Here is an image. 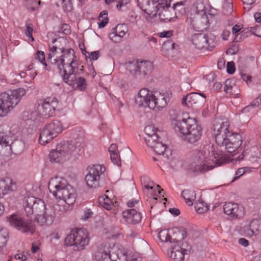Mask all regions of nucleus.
Listing matches in <instances>:
<instances>
[{
  "mask_svg": "<svg viewBox=\"0 0 261 261\" xmlns=\"http://www.w3.org/2000/svg\"><path fill=\"white\" fill-rule=\"evenodd\" d=\"M48 59L59 70L65 83L81 91L86 89V81L81 76L83 66L79 64L73 49L50 47Z\"/></svg>",
  "mask_w": 261,
  "mask_h": 261,
  "instance_id": "obj_1",
  "label": "nucleus"
},
{
  "mask_svg": "<svg viewBox=\"0 0 261 261\" xmlns=\"http://www.w3.org/2000/svg\"><path fill=\"white\" fill-rule=\"evenodd\" d=\"M169 115L173 129L184 136L185 141L194 144L200 139L202 128L195 118L185 113H176L175 110H170Z\"/></svg>",
  "mask_w": 261,
  "mask_h": 261,
  "instance_id": "obj_2",
  "label": "nucleus"
},
{
  "mask_svg": "<svg viewBox=\"0 0 261 261\" xmlns=\"http://www.w3.org/2000/svg\"><path fill=\"white\" fill-rule=\"evenodd\" d=\"M48 189L51 193L59 200L52 207L57 214L61 215L67 212L69 205L75 201V190L63 177L51 178L49 181Z\"/></svg>",
  "mask_w": 261,
  "mask_h": 261,
  "instance_id": "obj_3",
  "label": "nucleus"
},
{
  "mask_svg": "<svg viewBox=\"0 0 261 261\" xmlns=\"http://www.w3.org/2000/svg\"><path fill=\"white\" fill-rule=\"evenodd\" d=\"M22 205L26 214L28 216L34 215L40 225H50L54 223L56 216L54 208L47 206L41 199L27 196L22 200Z\"/></svg>",
  "mask_w": 261,
  "mask_h": 261,
  "instance_id": "obj_4",
  "label": "nucleus"
},
{
  "mask_svg": "<svg viewBox=\"0 0 261 261\" xmlns=\"http://www.w3.org/2000/svg\"><path fill=\"white\" fill-rule=\"evenodd\" d=\"M208 150H196L194 153V162L190 167V171L195 175L202 173L221 165L226 162L222 154L212 153Z\"/></svg>",
  "mask_w": 261,
  "mask_h": 261,
  "instance_id": "obj_5",
  "label": "nucleus"
},
{
  "mask_svg": "<svg viewBox=\"0 0 261 261\" xmlns=\"http://www.w3.org/2000/svg\"><path fill=\"white\" fill-rule=\"evenodd\" d=\"M82 138L78 141H64L59 143L56 148L49 153V158L52 162L63 163L79 154L82 148Z\"/></svg>",
  "mask_w": 261,
  "mask_h": 261,
  "instance_id": "obj_6",
  "label": "nucleus"
},
{
  "mask_svg": "<svg viewBox=\"0 0 261 261\" xmlns=\"http://www.w3.org/2000/svg\"><path fill=\"white\" fill-rule=\"evenodd\" d=\"M163 95L158 91H150L147 88H142L136 97V103L140 107L148 108L155 112L161 111L163 106Z\"/></svg>",
  "mask_w": 261,
  "mask_h": 261,
  "instance_id": "obj_7",
  "label": "nucleus"
},
{
  "mask_svg": "<svg viewBox=\"0 0 261 261\" xmlns=\"http://www.w3.org/2000/svg\"><path fill=\"white\" fill-rule=\"evenodd\" d=\"M26 94V90L19 88L0 94V117H4L12 112Z\"/></svg>",
  "mask_w": 261,
  "mask_h": 261,
  "instance_id": "obj_8",
  "label": "nucleus"
},
{
  "mask_svg": "<svg viewBox=\"0 0 261 261\" xmlns=\"http://www.w3.org/2000/svg\"><path fill=\"white\" fill-rule=\"evenodd\" d=\"M26 94V90L19 88L0 94V117H4L12 112Z\"/></svg>",
  "mask_w": 261,
  "mask_h": 261,
  "instance_id": "obj_9",
  "label": "nucleus"
},
{
  "mask_svg": "<svg viewBox=\"0 0 261 261\" xmlns=\"http://www.w3.org/2000/svg\"><path fill=\"white\" fill-rule=\"evenodd\" d=\"M126 249L121 245L113 244L112 246L101 244L94 252L93 257L96 261H124Z\"/></svg>",
  "mask_w": 261,
  "mask_h": 261,
  "instance_id": "obj_10",
  "label": "nucleus"
},
{
  "mask_svg": "<svg viewBox=\"0 0 261 261\" xmlns=\"http://www.w3.org/2000/svg\"><path fill=\"white\" fill-rule=\"evenodd\" d=\"M144 140L146 145L153 149L157 156L153 157L155 162L162 159L163 155V143L162 132L153 125H147L144 128Z\"/></svg>",
  "mask_w": 261,
  "mask_h": 261,
  "instance_id": "obj_11",
  "label": "nucleus"
},
{
  "mask_svg": "<svg viewBox=\"0 0 261 261\" xmlns=\"http://www.w3.org/2000/svg\"><path fill=\"white\" fill-rule=\"evenodd\" d=\"M138 3L147 21L155 23L162 21L163 0H138Z\"/></svg>",
  "mask_w": 261,
  "mask_h": 261,
  "instance_id": "obj_12",
  "label": "nucleus"
},
{
  "mask_svg": "<svg viewBox=\"0 0 261 261\" xmlns=\"http://www.w3.org/2000/svg\"><path fill=\"white\" fill-rule=\"evenodd\" d=\"M89 243V233L84 229H73L65 239V244L73 247L76 251L85 250Z\"/></svg>",
  "mask_w": 261,
  "mask_h": 261,
  "instance_id": "obj_13",
  "label": "nucleus"
},
{
  "mask_svg": "<svg viewBox=\"0 0 261 261\" xmlns=\"http://www.w3.org/2000/svg\"><path fill=\"white\" fill-rule=\"evenodd\" d=\"M63 130L62 122L55 120L48 124L41 130L39 139V143L45 145L56 137Z\"/></svg>",
  "mask_w": 261,
  "mask_h": 261,
  "instance_id": "obj_14",
  "label": "nucleus"
},
{
  "mask_svg": "<svg viewBox=\"0 0 261 261\" xmlns=\"http://www.w3.org/2000/svg\"><path fill=\"white\" fill-rule=\"evenodd\" d=\"M58 103L59 101L55 97H47L41 100L37 108L41 117L48 118L53 116Z\"/></svg>",
  "mask_w": 261,
  "mask_h": 261,
  "instance_id": "obj_15",
  "label": "nucleus"
},
{
  "mask_svg": "<svg viewBox=\"0 0 261 261\" xmlns=\"http://www.w3.org/2000/svg\"><path fill=\"white\" fill-rule=\"evenodd\" d=\"M229 122L226 119H216L213 122V135L216 143H221L223 138L226 137L229 131Z\"/></svg>",
  "mask_w": 261,
  "mask_h": 261,
  "instance_id": "obj_16",
  "label": "nucleus"
},
{
  "mask_svg": "<svg viewBox=\"0 0 261 261\" xmlns=\"http://www.w3.org/2000/svg\"><path fill=\"white\" fill-rule=\"evenodd\" d=\"M10 225L24 233H33L35 231L34 225L28 221H24L17 214L10 215L7 218Z\"/></svg>",
  "mask_w": 261,
  "mask_h": 261,
  "instance_id": "obj_17",
  "label": "nucleus"
},
{
  "mask_svg": "<svg viewBox=\"0 0 261 261\" xmlns=\"http://www.w3.org/2000/svg\"><path fill=\"white\" fill-rule=\"evenodd\" d=\"M221 143H217L218 145L224 146L225 149L229 153H233L241 145L242 138L240 135L233 133H228L226 137L223 138Z\"/></svg>",
  "mask_w": 261,
  "mask_h": 261,
  "instance_id": "obj_18",
  "label": "nucleus"
},
{
  "mask_svg": "<svg viewBox=\"0 0 261 261\" xmlns=\"http://www.w3.org/2000/svg\"><path fill=\"white\" fill-rule=\"evenodd\" d=\"M105 170V167L102 165L97 164L91 167L85 177L87 185L90 188L97 187L98 186L99 176Z\"/></svg>",
  "mask_w": 261,
  "mask_h": 261,
  "instance_id": "obj_19",
  "label": "nucleus"
},
{
  "mask_svg": "<svg viewBox=\"0 0 261 261\" xmlns=\"http://www.w3.org/2000/svg\"><path fill=\"white\" fill-rule=\"evenodd\" d=\"M205 101L206 96L205 94L192 92L183 97L181 104L183 106L196 109L202 107Z\"/></svg>",
  "mask_w": 261,
  "mask_h": 261,
  "instance_id": "obj_20",
  "label": "nucleus"
},
{
  "mask_svg": "<svg viewBox=\"0 0 261 261\" xmlns=\"http://www.w3.org/2000/svg\"><path fill=\"white\" fill-rule=\"evenodd\" d=\"M191 24L197 31L201 32L208 27V20L205 12L196 13L190 18Z\"/></svg>",
  "mask_w": 261,
  "mask_h": 261,
  "instance_id": "obj_21",
  "label": "nucleus"
},
{
  "mask_svg": "<svg viewBox=\"0 0 261 261\" xmlns=\"http://www.w3.org/2000/svg\"><path fill=\"white\" fill-rule=\"evenodd\" d=\"M41 117L40 112L37 109L28 110L23 112L22 115V119L26 122V124L29 125L27 128L29 130L28 133H30V130H32L36 124V121Z\"/></svg>",
  "mask_w": 261,
  "mask_h": 261,
  "instance_id": "obj_22",
  "label": "nucleus"
},
{
  "mask_svg": "<svg viewBox=\"0 0 261 261\" xmlns=\"http://www.w3.org/2000/svg\"><path fill=\"white\" fill-rule=\"evenodd\" d=\"M223 211L225 214L233 218L241 217L244 215L243 207L235 203H226L223 205Z\"/></svg>",
  "mask_w": 261,
  "mask_h": 261,
  "instance_id": "obj_23",
  "label": "nucleus"
},
{
  "mask_svg": "<svg viewBox=\"0 0 261 261\" xmlns=\"http://www.w3.org/2000/svg\"><path fill=\"white\" fill-rule=\"evenodd\" d=\"M211 40L208 39L207 35L199 33L194 34L192 37L193 45L198 49L206 48L210 49Z\"/></svg>",
  "mask_w": 261,
  "mask_h": 261,
  "instance_id": "obj_24",
  "label": "nucleus"
},
{
  "mask_svg": "<svg viewBox=\"0 0 261 261\" xmlns=\"http://www.w3.org/2000/svg\"><path fill=\"white\" fill-rule=\"evenodd\" d=\"M8 126L6 124H3L0 126V128L3 130L0 132V145L2 147L11 148L10 145L12 143L14 139V134L10 130L7 131Z\"/></svg>",
  "mask_w": 261,
  "mask_h": 261,
  "instance_id": "obj_25",
  "label": "nucleus"
},
{
  "mask_svg": "<svg viewBox=\"0 0 261 261\" xmlns=\"http://www.w3.org/2000/svg\"><path fill=\"white\" fill-rule=\"evenodd\" d=\"M177 7H181V9L178 10L179 13H182L185 11L184 3L182 2H177L173 4V6L170 10H165L164 13V22L174 21L177 18L176 14L174 12L176 10Z\"/></svg>",
  "mask_w": 261,
  "mask_h": 261,
  "instance_id": "obj_26",
  "label": "nucleus"
},
{
  "mask_svg": "<svg viewBox=\"0 0 261 261\" xmlns=\"http://www.w3.org/2000/svg\"><path fill=\"white\" fill-rule=\"evenodd\" d=\"M138 80H145L150 75L152 69V63L148 61L139 62Z\"/></svg>",
  "mask_w": 261,
  "mask_h": 261,
  "instance_id": "obj_27",
  "label": "nucleus"
},
{
  "mask_svg": "<svg viewBox=\"0 0 261 261\" xmlns=\"http://www.w3.org/2000/svg\"><path fill=\"white\" fill-rule=\"evenodd\" d=\"M143 190L144 193L149 198L151 199L153 201H155L158 199V197L161 193V190H163L160 189L159 185H155L152 182H150L144 185Z\"/></svg>",
  "mask_w": 261,
  "mask_h": 261,
  "instance_id": "obj_28",
  "label": "nucleus"
},
{
  "mask_svg": "<svg viewBox=\"0 0 261 261\" xmlns=\"http://www.w3.org/2000/svg\"><path fill=\"white\" fill-rule=\"evenodd\" d=\"M186 254L181 249L180 244L178 242L172 245L171 249L168 251V255L174 261H182Z\"/></svg>",
  "mask_w": 261,
  "mask_h": 261,
  "instance_id": "obj_29",
  "label": "nucleus"
},
{
  "mask_svg": "<svg viewBox=\"0 0 261 261\" xmlns=\"http://www.w3.org/2000/svg\"><path fill=\"white\" fill-rule=\"evenodd\" d=\"M261 225V220L260 219H255L251 221L248 225L244 227V232L246 236L252 237L256 235L260 228Z\"/></svg>",
  "mask_w": 261,
  "mask_h": 261,
  "instance_id": "obj_30",
  "label": "nucleus"
},
{
  "mask_svg": "<svg viewBox=\"0 0 261 261\" xmlns=\"http://www.w3.org/2000/svg\"><path fill=\"white\" fill-rule=\"evenodd\" d=\"M123 216L128 223H137L141 220L140 214L135 209H130L124 211Z\"/></svg>",
  "mask_w": 261,
  "mask_h": 261,
  "instance_id": "obj_31",
  "label": "nucleus"
},
{
  "mask_svg": "<svg viewBox=\"0 0 261 261\" xmlns=\"http://www.w3.org/2000/svg\"><path fill=\"white\" fill-rule=\"evenodd\" d=\"M15 184L9 177H6L0 180V194L1 196L8 194L13 190Z\"/></svg>",
  "mask_w": 261,
  "mask_h": 261,
  "instance_id": "obj_32",
  "label": "nucleus"
},
{
  "mask_svg": "<svg viewBox=\"0 0 261 261\" xmlns=\"http://www.w3.org/2000/svg\"><path fill=\"white\" fill-rule=\"evenodd\" d=\"M176 162L172 149L164 144V162L173 168L176 165Z\"/></svg>",
  "mask_w": 261,
  "mask_h": 261,
  "instance_id": "obj_33",
  "label": "nucleus"
},
{
  "mask_svg": "<svg viewBox=\"0 0 261 261\" xmlns=\"http://www.w3.org/2000/svg\"><path fill=\"white\" fill-rule=\"evenodd\" d=\"M8 238V232L5 228H0V254L5 252L6 246Z\"/></svg>",
  "mask_w": 261,
  "mask_h": 261,
  "instance_id": "obj_34",
  "label": "nucleus"
},
{
  "mask_svg": "<svg viewBox=\"0 0 261 261\" xmlns=\"http://www.w3.org/2000/svg\"><path fill=\"white\" fill-rule=\"evenodd\" d=\"M181 195L187 203L189 205H193V201L196 197V194L194 190H185L182 191Z\"/></svg>",
  "mask_w": 261,
  "mask_h": 261,
  "instance_id": "obj_35",
  "label": "nucleus"
},
{
  "mask_svg": "<svg viewBox=\"0 0 261 261\" xmlns=\"http://www.w3.org/2000/svg\"><path fill=\"white\" fill-rule=\"evenodd\" d=\"M126 69L136 78H138L139 62L133 61L126 64Z\"/></svg>",
  "mask_w": 261,
  "mask_h": 261,
  "instance_id": "obj_36",
  "label": "nucleus"
},
{
  "mask_svg": "<svg viewBox=\"0 0 261 261\" xmlns=\"http://www.w3.org/2000/svg\"><path fill=\"white\" fill-rule=\"evenodd\" d=\"M99 204L107 210L112 208L113 202L112 200L107 195H104L98 198Z\"/></svg>",
  "mask_w": 261,
  "mask_h": 261,
  "instance_id": "obj_37",
  "label": "nucleus"
},
{
  "mask_svg": "<svg viewBox=\"0 0 261 261\" xmlns=\"http://www.w3.org/2000/svg\"><path fill=\"white\" fill-rule=\"evenodd\" d=\"M175 43L171 40H164V50L166 49V55L168 56L173 57V54L175 52L174 50Z\"/></svg>",
  "mask_w": 261,
  "mask_h": 261,
  "instance_id": "obj_38",
  "label": "nucleus"
},
{
  "mask_svg": "<svg viewBox=\"0 0 261 261\" xmlns=\"http://www.w3.org/2000/svg\"><path fill=\"white\" fill-rule=\"evenodd\" d=\"M109 38L112 42L119 43L122 40L124 37L122 36L119 37V33L113 28L109 34Z\"/></svg>",
  "mask_w": 261,
  "mask_h": 261,
  "instance_id": "obj_39",
  "label": "nucleus"
},
{
  "mask_svg": "<svg viewBox=\"0 0 261 261\" xmlns=\"http://www.w3.org/2000/svg\"><path fill=\"white\" fill-rule=\"evenodd\" d=\"M195 208L198 214L204 213L208 210L206 204L202 200L198 202H195Z\"/></svg>",
  "mask_w": 261,
  "mask_h": 261,
  "instance_id": "obj_40",
  "label": "nucleus"
},
{
  "mask_svg": "<svg viewBox=\"0 0 261 261\" xmlns=\"http://www.w3.org/2000/svg\"><path fill=\"white\" fill-rule=\"evenodd\" d=\"M114 28L119 33V37L122 36L124 37L128 35V27L125 24H118Z\"/></svg>",
  "mask_w": 261,
  "mask_h": 261,
  "instance_id": "obj_41",
  "label": "nucleus"
},
{
  "mask_svg": "<svg viewBox=\"0 0 261 261\" xmlns=\"http://www.w3.org/2000/svg\"><path fill=\"white\" fill-rule=\"evenodd\" d=\"M61 6L65 12H70L73 9L72 0H60Z\"/></svg>",
  "mask_w": 261,
  "mask_h": 261,
  "instance_id": "obj_42",
  "label": "nucleus"
},
{
  "mask_svg": "<svg viewBox=\"0 0 261 261\" xmlns=\"http://www.w3.org/2000/svg\"><path fill=\"white\" fill-rule=\"evenodd\" d=\"M82 53L83 55H84L87 58L88 57V56L89 58L90 59V60H92L94 61L97 60L99 57V51H92L90 54L88 52H87L85 48L83 49L81 48Z\"/></svg>",
  "mask_w": 261,
  "mask_h": 261,
  "instance_id": "obj_43",
  "label": "nucleus"
},
{
  "mask_svg": "<svg viewBox=\"0 0 261 261\" xmlns=\"http://www.w3.org/2000/svg\"><path fill=\"white\" fill-rule=\"evenodd\" d=\"M33 31V27L32 24H27L26 29L25 30V35L28 38L29 41L33 42L34 38L33 37L32 33Z\"/></svg>",
  "mask_w": 261,
  "mask_h": 261,
  "instance_id": "obj_44",
  "label": "nucleus"
},
{
  "mask_svg": "<svg viewBox=\"0 0 261 261\" xmlns=\"http://www.w3.org/2000/svg\"><path fill=\"white\" fill-rule=\"evenodd\" d=\"M233 12V5L231 3H225L223 7L222 13L228 15L232 13Z\"/></svg>",
  "mask_w": 261,
  "mask_h": 261,
  "instance_id": "obj_45",
  "label": "nucleus"
},
{
  "mask_svg": "<svg viewBox=\"0 0 261 261\" xmlns=\"http://www.w3.org/2000/svg\"><path fill=\"white\" fill-rule=\"evenodd\" d=\"M110 158L112 163L114 164L117 165V166H120L121 165V162L119 152L112 153V154H110Z\"/></svg>",
  "mask_w": 261,
  "mask_h": 261,
  "instance_id": "obj_46",
  "label": "nucleus"
},
{
  "mask_svg": "<svg viewBox=\"0 0 261 261\" xmlns=\"http://www.w3.org/2000/svg\"><path fill=\"white\" fill-rule=\"evenodd\" d=\"M35 58L41 63L45 66V68L46 67L47 64L45 62V55L43 51H38L36 54Z\"/></svg>",
  "mask_w": 261,
  "mask_h": 261,
  "instance_id": "obj_47",
  "label": "nucleus"
},
{
  "mask_svg": "<svg viewBox=\"0 0 261 261\" xmlns=\"http://www.w3.org/2000/svg\"><path fill=\"white\" fill-rule=\"evenodd\" d=\"M180 247L182 251L187 254L190 253L192 249L191 246L186 241L182 242Z\"/></svg>",
  "mask_w": 261,
  "mask_h": 261,
  "instance_id": "obj_48",
  "label": "nucleus"
},
{
  "mask_svg": "<svg viewBox=\"0 0 261 261\" xmlns=\"http://www.w3.org/2000/svg\"><path fill=\"white\" fill-rule=\"evenodd\" d=\"M164 101L166 105L171 104L172 102V93L171 91H167L164 96Z\"/></svg>",
  "mask_w": 261,
  "mask_h": 261,
  "instance_id": "obj_49",
  "label": "nucleus"
},
{
  "mask_svg": "<svg viewBox=\"0 0 261 261\" xmlns=\"http://www.w3.org/2000/svg\"><path fill=\"white\" fill-rule=\"evenodd\" d=\"M168 233L167 234V236L166 237L165 241H164V242H170V243L174 242V243H177L178 242V240L176 238H172L171 236H170V232H173V229H169L168 230Z\"/></svg>",
  "mask_w": 261,
  "mask_h": 261,
  "instance_id": "obj_50",
  "label": "nucleus"
},
{
  "mask_svg": "<svg viewBox=\"0 0 261 261\" xmlns=\"http://www.w3.org/2000/svg\"><path fill=\"white\" fill-rule=\"evenodd\" d=\"M245 168H241L238 169L236 172V176L233 177L232 181L238 179L241 176L243 175L245 172Z\"/></svg>",
  "mask_w": 261,
  "mask_h": 261,
  "instance_id": "obj_51",
  "label": "nucleus"
},
{
  "mask_svg": "<svg viewBox=\"0 0 261 261\" xmlns=\"http://www.w3.org/2000/svg\"><path fill=\"white\" fill-rule=\"evenodd\" d=\"M235 66L233 62H228L227 63V72L229 74H232L234 72Z\"/></svg>",
  "mask_w": 261,
  "mask_h": 261,
  "instance_id": "obj_52",
  "label": "nucleus"
},
{
  "mask_svg": "<svg viewBox=\"0 0 261 261\" xmlns=\"http://www.w3.org/2000/svg\"><path fill=\"white\" fill-rule=\"evenodd\" d=\"M177 233L180 236L179 237V239H184L187 237V230L185 228H181V229L177 230Z\"/></svg>",
  "mask_w": 261,
  "mask_h": 261,
  "instance_id": "obj_53",
  "label": "nucleus"
},
{
  "mask_svg": "<svg viewBox=\"0 0 261 261\" xmlns=\"http://www.w3.org/2000/svg\"><path fill=\"white\" fill-rule=\"evenodd\" d=\"M92 215V212L90 209H87L84 212V214L82 217V219L83 220H87L90 218Z\"/></svg>",
  "mask_w": 261,
  "mask_h": 261,
  "instance_id": "obj_54",
  "label": "nucleus"
},
{
  "mask_svg": "<svg viewBox=\"0 0 261 261\" xmlns=\"http://www.w3.org/2000/svg\"><path fill=\"white\" fill-rule=\"evenodd\" d=\"M224 89V91L226 93H232V87L230 85V81L229 80H226L225 81V84Z\"/></svg>",
  "mask_w": 261,
  "mask_h": 261,
  "instance_id": "obj_55",
  "label": "nucleus"
},
{
  "mask_svg": "<svg viewBox=\"0 0 261 261\" xmlns=\"http://www.w3.org/2000/svg\"><path fill=\"white\" fill-rule=\"evenodd\" d=\"M168 211L174 217H176L180 214V211L177 208H170Z\"/></svg>",
  "mask_w": 261,
  "mask_h": 261,
  "instance_id": "obj_56",
  "label": "nucleus"
},
{
  "mask_svg": "<svg viewBox=\"0 0 261 261\" xmlns=\"http://www.w3.org/2000/svg\"><path fill=\"white\" fill-rule=\"evenodd\" d=\"M109 152L111 154L112 153H117L119 152L118 150L117 149V146L116 144H112L109 148Z\"/></svg>",
  "mask_w": 261,
  "mask_h": 261,
  "instance_id": "obj_57",
  "label": "nucleus"
},
{
  "mask_svg": "<svg viewBox=\"0 0 261 261\" xmlns=\"http://www.w3.org/2000/svg\"><path fill=\"white\" fill-rule=\"evenodd\" d=\"M242 24H239V23L236 24L232 28V34H235L237 33L238 32H239L242 28Z\"/></svg>",
  "mask_w": 261,
  "mask_h": 261,
  "instance_id": "obj_58",
  "label": "nucleus"
},
{
  "mask_svg": "<svg viewBox=\"0 0 261 261\" xmlns=\"http://www.w3.org/2000/svg\"><path fill=\"white\" fill-rule=\"evenodd\" d=\"M106 20L108 21V14L106 11H102L99 17L98 20Z\"/></svg>",
  "mask_w": 261,
  "mask_h": 261,
  "instance_id": "obj_59",
  "label": "nucleus"
},
{
  "mask_svg": "<svg viewBox=\"0 0 261 261\" xmlns=\"http://www.w3.org/2000/svg\"><path fill=\"white\" fill-rule=\"evenodd\" d=\"M173 30H169V31H164V39L165 38L167 39H168V38L170 37H171L172 36H173Z\"/></svg>",
  "mask_w": 261,
  "mask_h": 261,
  "instance_id": "obj_60",
  "label": "nucleus"
},
{
  "mask_svg": "<svg viewBox=\"0 0 261 261\" xmlns=\"http://www.w3.org/2000/svg\"><path fill=\"white\" fill-rule=\"evenodd\" d=\"M230 32L227 30H223L222 33V37L223 40H227L229 36Z\"/></svg>",
  "mask_w": 261,
  "mask_h": 261,
  "instance_id": "obj_61",
  "label": "nucleus"
},
{
  "mask_svg": "<svg viewBox=\"0 0 261 261\" xmlns=\"http://www.w3.org/2000/svg\"><path fill=\"white\" fill-rule=\"evenodd\" d=\"M238 242L239 244L243 246L246 247L248 245V241L244 238H241L239 240Z\"/></svg>",
  "mask_w": 261,
  "mask_h": 261,
  "instance_id": "obj_62",
  "label": "nucleus"
},
{
  "mask_svg": "<svg viewBox=\"0 0 261 261\" xmlns=\"http://www.w3.org/2000/svg\"><path fill=\"white\" fill-rule=\"evenodd\" d=\"M139 201L137 200L132 199L127 202L128 207H132L135 206L138 203Z\"/></svg>",
  "mask_w": 261,
  "mask_h": 261,
  "instance_id": "obj_63",
  "label": "nucleus"
},
{
  "mask_svg": "<svg viewBox=\"0 0 261 261\" xmlns=\"http://www.w3.org/2000/svg\"><path fill=\"white\" fill-rule=\"evenodd\" d=\"M39 247L37 243H33L32 245L31 250L33 253H35L38 251Z\"/></svg>",
  "mask_w": 261,
  "mask_h": 261,
  "instance_id": "obj_64",
  "label": "nucleus"
}]
</instances>
